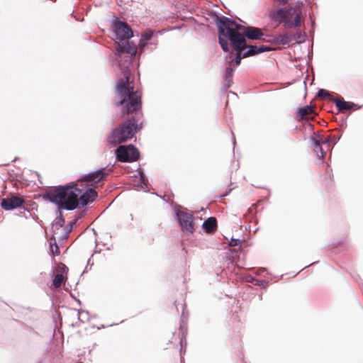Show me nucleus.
I'll return each instance as SVG.
<instances>
[{"label":"nucleus","instance_id":"f257e3e1","mask_svg":"<svg viewBox=\"0 0 363 363\" xmlns=\"http://www.w3.org/2000/svg\"><path fill=\"white\" fill-rule=\"evenodd\" d=\"M218 38L219 43L223 51L229 52L228 42L230 41L236 53L230 52L225 58L229 67H226L227 76H230L233 68L240 65L241 61V51L246 48L245 36L250 39L257 40L262 36V30L257 28H245L238 24L235 21L223 17L219 19Z\"/></svg>","mask_w":363,"mask_h":363},{"label":"nucleus","instance_id":"f03ea898","mask_svg":"<svg viewBox=\"0 0 363 363\" xmlns=\"http://www.w3.org/2000/svg\"><path fill=\"white\" fill-rule=\"evenodd\" d=\"M79 184L60 186L50 190L47 196L49 200L56 203L59 208L74 210L79 206H84L92 202L97 196V193L89 189L82 194V190L78 187Z\"/></svg>","mask_w":363,"mask_h":363},{"label":"nucleus","instance_id":"7ed1b4c3","mask_svg":"<svg viewBox=\"0 0 363 363\" xmlns=\"http://www.w3.org/2000/svg\"><path fill=\"white\" fill-rule=\"evenodd\" d=\"M125 79L118 81L116 85L117 104L121 106L123 114H129L138 111L141 106V93L135 89L127 70L124 73Z\"/></svg>","mask_w":363,"mask_h":363},{"label":"nucleus","instance_id":"20e7f679","mask_svg":"<svg viewBox=\"0 0 363 363\" xmlns=\"http://www.w3.org/2000/svg\"><path fill=\"white\" fill-rule=\"evenodd\" d=\"M140 128V127L135 123L134 118L130 119L112 131L108 138V142L114 145L124 143L132 138Z\"/></svg>","mask_w":363,"mask_h":363},{"label":"nucleus","instance_id":"39448f33","mask_svg":"<svg viewBox=\"0 0 363 363\" xmlns=\"http://www.w3.org/2000/svg\"><path fill=\"white\" fill-rule=\"evenodd\" d=\"M274 18L284 22L286 28L298 27L301 25L300 15L296 9L278 10L273 14Z\"/></svg>","mask_w":363,"mask_h":363},{"label":"nucleus","instance_id":"423d86ee","mask_svg":"<svg viewBox=\"0 0 363 363\" xmlns=\"http://www.w3.org/2000/svg\"><path fill=\"white\" fill-rule=\"evenodd\" d=\"M117 50V60L118 65L121 67V69L128 67V64H122L121 61L123 58H127L126 62H129L130 59L135 57L137 52V48L133 43L125 41L118 43L116 46Z\"/></svg>","mask_w":363,"mask_h":363},{"label":"nucleus","instance_id":"0eeeda50","mask_svg":"<svg viewBox=\"0 0 363 363\" xmlns=\"http://www.w3.org/2000/svg\"><path fill=\"white\" fill-rule=\"evenodd\" d=\"M116 154L121 162H134L139 157V152L132 145L119 146L116 150Z\"/></svg>","mask_w":363,"mask_h":363},{"label":"nucleus","instance_id":"6e6552de","mask_svg":"<svg viewBox=\"0 0 363 363\" xmlns=\"http://www.w3.org/2000/svg\"><path fill=\"white\" fill-rule=\"evenodd\" d=\"M113 25L117 38L125 40L133 36L131 28L125 23L116 20L113 22Z\"/></svg>","mask_w":363,"mask_h":363},{"label":"nucleus","instance_id":"1a4fd4ad","mask_svg":"<svg viewBox=\"0 0 363 363\" xmlns=\"http://www.w3.org/2000/svg\"><path fill=\"white\" fill-rule=\"evenodd\" d=\"M177 217L182 230L189 233H192L194 231L192 216L184 211H178L177 213Z\"/></svg>","mask_w":363,"mask_h":363},{"label":"nucleus","instance_id":"9d476101","mask_svg":"<svg viewBox=\"0 0 363 363\" xmlns=\"http://www.w3.org/2000/svg\"><path fill=\"white\" fill-rule=\"evenodd\" d=\"M23 200L18 196H12L1 201V206L5 210H12L21 206Z\"/></svg>","mask_w":363,"mask_h":363},{"label":"nucleus","instance_id":"9b49d317","mask_svg":"<svg viewBox=\"0 0 363 363\" xmlns=\"http://www.w3.org/2000/svg\"><path fill=\"white\" fill-rule=\"evenodd\" d=\"M105 175L102 170H98L86 176L85 182H87L88 185L92 186L101 181L105 177Z\"/></svg>","mask_w":363,"mask_h":363},{"label":"nucleus","instance_id":"f8f14e48","mask_svg":"<svg viewBox=\"0 0 363 363\" xmlns=\"http://www.w3.org/2000/svg\"><path fill=\"white\" fill-rule=\"evenodd\" d=\"M314 139H317L318 140L320 141V144L327 145L328 147H330L331 144L334 145L336 143V142L339 140V137L333 136V138H330V136H328L325 138L318 136L317 138H315Z\"/></svg>","mask_w":363,"mask_h":363},{"label":"nucleus","instance_id":"ddd939ff","mask_svg":"<svg viewBox=\"0 0 363 363\" xmlns=\"http://www.w3.org/2000/svg\"><path fill=\"white\" fill-rule=\"evenodd\" d=\"M153 33V31L150 30L142 35L139 42V48L140 50L144 49L147 42L152 38Z\"/></svg>","mask_w":363,"mask_h":363},{"label":"nucleus","instance_id":"4468645a","mask_svg":"<svg viewBox=\"0 0 363 363\" xmlns=\"http://www.w3.org/2000/svg\"><path fill=\"white\" fill-rule=\"evenodd\" d=\"M135 181L137 182L135 184L136 186H139L140 188L144 189L147 186L146 184V179L145 177V175L141 172H137L136 174H135Z\"/></svg>","mask_w":363,"mask_h":363},{"label":"nucleus","instance_id":"2eb2a0df","mask_svg":"<svg viewBox=\"0 0 363 363\" xmlns=\"http://www.w3.org/2000/svg\"><path fill=\"white\" fill-rule=\"evenodd\" d=\"M203 228L207 232L213 231L216 226V220L215 218L211 217L204 221L203 224Z\"/></svg>","mask_w":363,"mask_h":363},{"label":"nucleus","instance_id":"dca6fc26","mask_svg":"<svg viewBox=\"0 0 363 363\" xmlns=\"http://www.w3.org/2000/svg\"><path fill=\"white\" fill-rule=\"evenodd\" d=\"M336 106L339 108L340 111H347L352 108V104H350L347 101H342L340 99H335L334 101Z\"/></svg>","mask_w":363,"mask_h":363},{"label":"nucleus","instance_id":"f3484780","mask_svg":"<svg viewBox=\"0 0 363 363\" xmlns=\"http://www.w3.org/2000/svg\"><path fill=\"white\" fill-rule=\"evenodd\" d=\"M313 144L315 145V152L317 154V155L321 158H323L325 154L324 152L322 145L320 144V141L318 140L317 139L313 138Z\"/></svg>","mask_w":363,"mask_h":363},{"label":"nucleus","instance_id":"a211bd4d","mask_svg":"<svg viewBox=\"0 0 363 363\" xmlns=\"http://www.w3.org/2000/svg\"><path fill=\"white\" fill-rule=\"evenodd\" d=\"M292 36L288 34L280 35L277 37V41L285 45L291 42Z\"/></svg>","mask_w":363,"mask_h":363},{"label":"nucleus","instance_id":"6ab92c4d","mask_svg":"<svg viewBox=\"0 0 363 363\" xmlns=\"http://www.w3.org/2000/svg\"><path fill=\"white\" fill-rule=\"evenodd\" d=\"M255 54H258L257 46H250L249 48V50L242 54V56H241V58L247 57L248 56L254 55Z\"/></svg>","mask_w":363,"mask_h":363},{"label":"nucleus","instance_id":"aec40b11","mask_svg":"<svg viewBox=\"0 0 363 363\" xmlns=\"http://www.w3.org/2000/svg\"><path fill=\"white\" fill-rule=\"evenodd\" d=\"M63 280H64L63 275L61 274H58L55 277V278L53 279V285L55 286V287L57 288V287L60 286Z\"/></svg>","mask_w":363,"mask_h":363},{"label":"nucleus","instance_id":"412c9836","mask_svg":"<svg viewBox=\"0 0 363 363\" xmlns=\"http://www.w3.org/2000/svg\"><path fill=\"white\" fill-rule=\"evenodd\" d=\"M311 112H312V108L309 106H306V107L301 108L298 111V115L301 117L303 118V117L309 115Z\"/></svg>","mask_w":363,"mask_h":363},{"label":"nucleus","instance_id":"4be33fe9","mask_svg":"<svg viewBox=\"0 0 363 363\" xmlns=\"http://www.w3.org/2000/svg\"><path fill=\"white\" fill-rule=\"evenodd\" d=\"M318 96L322 99L329 98L330 96V93L325 89H320L318 93Z\"/></svg>","mask_w":363,"mask_h":363},{"label":"nucleus","instance_id":"5701e85b","mask_svg":"<svg viewBox=\"0 0 363 363\" xmlns=\"http://www.w3.org/2000/svg\"><path fill=\"white\" fill-rule=\"evenodd\" d=\"M269 48L264 45L257 46V52L258 53H261L265 51L269 50Z\"/></svg>","mask_w":363,"mask_h":363},{"label":"nucleus","instance_id":"b1692460","mask_svg":"<svg viewBox=\"0 0 363 363\" xmlns=\"http://www.w3.org/2000/svg\"><path fill=\"white\" fill-rule=\"evenodd\" d=\"M240 243V240L238 239H231V240L229 242V245L230 246H237Z\"/></svg>","mask_w":363,"mask_h":363},{"label":"nucleus","instance_id":"393cba45","mask_svg":"<svg viewBox=\"0 0 363 363\" xmlns=\"http://www.w3.org/2000/svg\"><path fill=\"white\" fill-rule=\"evenodd\" d=\"M87 313L84 311H82L79 313V319L85 318L86 316Z\"/></svg>","mask_w":363,"mask_h":363},{"label":"nucleus","instance_id":"a878e982","mask_svg":"<svg viewBox=\"0 0 363 363\" xmlns=\"http://www.w3.org/2000/svg\"><path fill=\"white\" fill-rule=\"evenodd\" d=\"M52 254L55 255H58L59 254V248L57 245H55V250L52 249Z\"/></svg>","mask_w":363,"mask_h":363},{"label":"nucleus","instance_id":"bb28decb","mask_svg":"<svg viewBox=\"0 0 363 363\" xmlns=\"http://www.w3.org/2000/svg\"><path fill=\"white\" fill-rule=\"evenodd\" d=\"M62 268L63 269H65L66 267H65V265H63V266L62 267Z\"/></svg>","mask_w":363,"mask_h":363}]
</instances>
